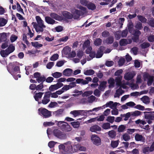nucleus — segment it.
<instances>
[{"mask_svg":"<svg viewBox=\"0 0 154 154\" xmlns=\"http://www.w3.org/2000/svg\"><path fill=\"white\" fill-rule=\"evenodd\" d=\"M35 18L37 23L33 22L32 24L37 32H42L44 31L43 28L46 27V26L44 24V22L39 16H36Z\"/></svg>","mask_w":154,"mask_h":154,"instance_id":"1","label":"nucleus"},{"mask_svg":"<svg viewBox=\"0 0 154 154\" xmlns=\"http://www.w3.org/2000/svg\"><path fill=\"white\" fill-rule=\"evenodd\" d=\"M38 114L44 118H49L51 116V112L47 109L42 107L39 108L38 109Z\"/></svg>","mask_w":154,"mask_h":154,"instance_id":"2","label":"nucleus"},{"mask_svg":"<svg viewBox=\"0 0 154 154\" xmlns=\"http://www.w3.org/2000/svg\"><path fill=\"white\" fill-rule=\"evenodd\" d=\"M52 134L54 136L60 139H64L67 137L65 133L57 129H54L53 131Z\"/></svg>","mask_w":154,"mask_h":154,"instance_id":"3","label":"nucleus"},{"mask_svg":"<svg viewBox=\"0 0 154 154\" xmlns=\"http://www.w3.org/2000/svg\"><path fill=\"white\" fill-rule=\"evenodd\" d=\"M143 113L144 114V118L147 123L149 124L152 123V121H154V114L152 112L145 111Z\"/></svg>","mask_w":154,"mask_h":154,"instance_id":"4","label":"nucleus"},{"mask_svg":"<svg viewBox=\"0 0 154 154\" xmlns=\"http://www.w3.org/2000/svg\"><path fill=\"white\" fill-rule=\"evenodd\" d=\"M50 91H46L41 101L38 102L39 104L42 103L44 105H46L50 101Z\"/></svg>","mask_w":154,"mask_h":154,"instance_id":"5","label":"nucleus"},{"mask_svg":"<svg viewBox=\"0 0 154 154\" xmlns=\"http://www.w3.org/2000/svg\"><path fill=\"white\" fill-rule=\"evenodd\" d=\"M143 77L144 81L148 79L147 84L148 86H150L152 84L154 79V77L153 76L150 75L147 72H145L144 73Z\"/></svg>","mask_w":154,"mask_h":154,"instance_id":"6","label":"nucleus"},{"mask_svg":"<svg viewBox=\"0 0 154 154\" xmlns=\"http://www.w3.org/2000/svg\"><path fill=\"white\" fill-rule=\"evenodd\" d=\"M91 139L93 143L97 146H99L101 144V140L99 137L96 135H92L91 137Z\"/></svg>","mask_w":154,"mask_h":154,"instance_id":"7","label":"nucleus"},{"mask_svg":"<svg viewBox=\"0 0 154 154\" xmlns=\"http://www.w3.org/2000/svg\"><path fill=\"white\" fill-rule=\"evenodd\" d=\"M86 112V110H75L71 111L70 113L75 117L79 115H84V114H87Z\"/></svg>","mask_w":154,"mask_h":154,"instance_id":"8","label":"nucleus"},{"mask_svg":"<svg viewBox=\"0 0 154 154\" xmlns=\"http://www.w3.org/2000/svg\"><path fill=\"white\" fill-rule=\"evenodd\" d=\"M84 13L82 11L77 9H75L74 12L72 13L73 18L74 19H79L81 15H83Z\"/></svg>","mask_w":154,"mask_h":154,"instance_id":"9","label":"nucleus"},{"mask_svg":"<svg viewBox=\"0 0 154 154\" xmlns=\"http://www.w3.org/2000/svg\"><path fill=\"white\" fill-rule=\"evenodd\" d=\"M63 85V84L62 83H57L56 84L51 85L49 88V91H54L57 89H58L61 88Z\"/></svg>","mask_w":154,"mask_h":154,"instance_id":"10","label":"nucleus"},{"mask_svg":"<svg viewBox=\"0 0 154 154\" xmlns=\"http://www.w3.org/2000/svg\"><path fill=\"white\" fill-rule=\"evenodd\" d=\"M19 63L17 62H14L13 63H11L9 64V66H11V67L13 68L14 71V72H18L20 73V68L19 66H16Z\"/></svg>","mask_w":154,"mask_h":154,"instance_id":"11","label":"nucleus"},{"mask_svg":"<svg viewBox=\"0 0 154 154\" xmlns=\"http://www.w3.org/2000/svg\"><path fill=\"white\" fill-rule=\"evenodd\" d=\"M50 16L53 19H54L56 20L61 21L63 20V17L55 13H50Z\"/></svg>","mask_w":154,"mask_h":154,"instance_id":"12","label":"nucleus"},{"mask_svg":"<svg viewBox=\"0 0 154 154\" xmlns=\"http://www.w3.org/2000/svg\"><path fill=\"white\" fill-rule=\"evenodd\" d=\"M34 94L33 97L34 99L36 101L38 102L39 100L42 98L44 93L42 92H37L36 91H35L34 92Z\"/></svg>","mask_w":154,"mask_h":154,"instance_id":"13","label":"nucleus"},{"mask_svg":"<svg viewBox=\"0 0 154 154\" xmlns=\"http://www.w3.org/2000/svg\"><path fill=\"white\" fill-rule=\"evenodd\" d=\"M73 153V147L70 144H66L64 153Z\"/></svg>","mask_w":154,"mask_h":154,"instance_id":"14","label":"nucleus"},{"mask_svg":"<svg viewBox=\"0 0 154 154\" xmlns=\"http://www.w3.org/2000/svg\"><path fill=\"white\" fill-rule=\"evenodd\" d=\"M104 50V47L103 46H100L99 49L97 52L96 55V57L97 58H100L101 57L103 54V51Z\"/></svg>","mask_w":154,"mask_h":154,"instance_id":"15","label":"nucleus"},{"mask_svg":"<svg viewBox=\"0 0 154 154\" xmlns=\"http://www.w3.org/2000/svg\"><path fill=\"white\" fill-rule=\"evenodd\" d=\"M64 124L62 126L61 130L65 132H69L71 131L72 128L67 122L64 123Z\"/></svg>","mask_w":154,"mask_h":154,"instance_id":"16","label":"nucleus"},{"mask_svg":"<svg viewBox=\"0 0 154 154\" xmlns=\"http://www.w3.org/2000/svg\"><path fill=\"white\" fill-rule=\"evenodd\" d=\"M90 130L91 132H96L100 131L101 128L97 125H94L90 128Z\"/></svg>","mask_w":154,"mask_h":154,"instance_id":"17","label":"nucleus"},{"mask_svg":"<svg viewBox=\"0 0 154 154\" xmlns=\"http://www.w3.org/2000/svg\"><path fill=\"white\" fill-rule=\"evenodd\" d=\"M134 75L131 72H129L125 74L124 76L125 79L127 80L131 79L134 76Z\"/></svg>","mask_w":154,"mask_h":154,"instance_id":"18","label":"nucleus"},{"mask_svg":"<svg viewBox=\"0 0 154 154\" xmlns=\"http://www.w3.org/2000/svg\"><path fill=\"white\" fill-rule=\"evenodd\" d=\"M117 102L113 103L112 101H109L105 105L106 107H109L111 109H113L114 108H116L118 104Z\"/></svg>","mask_w":154,"mask_h":154,"instance_id":"19","label":"nucleus"},{"mask_svg":"<svg viewBox=\"0 0 154 154\" xmlns=\"http://www.w3.org/2000/svg\"><path fill=\"white\" fill-rule=\"evenodd\" d=\"M45 22L48 24L53 25L54 24L56 21L50 17L46 16L45 17Z\"/></svg>","mask_w":154,"mask_h":154,"instance_id":"20","label":"nucleus"},{"mask_svg":"<svg viewBox=\"0 0 154 154\" xmlns=\"http://www.w3.org/2000/svg\"><path fill=\"white\" fill-rule=\"evenodd\" d=\"M63 15L65 18V19H71L73 18V15L70 12L65 11L63 13Z\"/></svg>","mask_w":154,"mask_h":154,"instance_id":"21","label":"nucleus"},{"mask_svg":"<svg viewBox=\"0 0 154 154\" xmlns=\"http://www.w3.org/2000/svg\"><path fill=\"white\" fill-rule=\"evenodd\" d=\"M63 75L66 76H70L72 73V70L71 69L67 68L65 69L63 71Z\"/></svg>","mask_w":154,"mask_h":154,"instance_id":"22","label":"nucleus"},{"mask_svg":"<svg viewBox=\"0 0 154 154\" xmlns=\"http://www.w3.org/2000/svg\"><path fill=\"white\" fill-rule=\"evenodd\" d=\"M107 82L106 81H103L101 82L98 88L99 90L104 91L106 87V84Z\"/></svg>","mask_w":154,"mask_h":154,"instance_id":"23","label":"nucleus"},{"mask_svg":"<svg viewBox=\"0 0 154 154\" xmlns=\"http://www.w3.org/2000/svg\"><path fill=\"white\" fill-rule=\"evenodd\" d=\"M135 139L137 141H143L144 140V137L142 135L136 134L135 136Z\"/></svg>","mask_w":154,"mask_h":154,"instance_id":"24","label":"nucleus"},{"mask_svg":"<svg viewBox=\"0 0 154 154\" xmlns=\"http://www.w3.org/2000/svg\"><path fill=\"white\" fill-rule=\"evenodd\" d=\"M108 82L109 85V88H113L114 86L115 80L112 78H110L108 80Z\"/></svg>","mask_w":154,"mask_h":154,"instance_id":"25","label":"nucleus"},{"mask_svg":"<svg viewBox=\"0 0 154 154\" xmlns=\"http://www.w3.org/2000/svg\"><path fill=\"white\" fill-rule=\"evenodd\" d=\"M141 34V32L138 30H136L135 31L134 33V40H138L139 35Z\"/></svg>","mask_w":154,"mask_h":154,"instance_id":"26","label":"nucleus"},{"mask_svg":"<svg viewBox=\"0 0 154 154\" xmlns=\"http://www.w3.org/2000/svg\"><path fill=\"white\" fill-rule=\"evenodd\" d=\"M6 33L3 32L0 34V40L2 42H6L7 40Z\"/></svg>","mask_w":154,"mask_h":154,"instance_id":"27","label":"nucleus"},{"mask_svg":"<svg viewBox=\"0 0 154 154\" xmlns=\"http://www.w3.org/2000/svg\"><path fill=\"white\" fill-rule=\"evenodd\" d=\"M120 116L122 118L124 117V121H127L131 116V112H128L125 114H121Z\"/></svg>","mask_w":154,"mask_h":154,"instance_id":"28","label":"nucleus"},{"mask_svg":"<svg viewBox=\"0 0 154 154\" xmlns=\"http://www.w3.org/2000/svg\"><path fill=\"white\" fill-rule=\"evenodd\" d=\"M114 40L113 37V36H110L106 38L105 40V42L107 44H111L113 43Z\"/></svg>","mask_w":154,"mask_h":154,"instance_id":"29","label":"nucleus"},{"mask_svg":"<svg viewBox=\"0 0 154 154\" xmlns=\"http://www.w3.org/2000/svg\"><path fill=\"white\" fill-rule=\"evenodd\" d=\"M124 91L122 90L121 88H119L116 90V93L114 95V97H119L120 95H121L124 93Z\"/></svg>","mask_w":154,"mask_h":154,"instance_id":"30","label":"nucleus"},{"mask_svg":"<svg viewBox=\"0 0 154 154\" xmlns=\"http://www.w3.org/2000/svg\"><path fill=\"white\" fill-rule=\"evenodd\" d=\"M119 140H112L111 141V146L114 148L117 147L119 144Z\"/></svg>","mask_w":154,"mask_h":154,"instance_id":"31","label":"nucleus"},{"mask_svg":"<svg viewBox=\"0 0 154 154\" xmlns=\"http://www.w3.org/2000/svg\"><path fill=\"white\" fill-rule=\"evenodd\" d=\"M122 76H117L115 78V81L116 83V85L118 86H120L121 85V81L122 80Z\"/></svg>","mask_w":154,"mask_h":154,"instance_id":"32","label":"nucleus"},{"mask_svg":"<svg viewBox=\"0 0 154 154\" xmlns=\"http://www.w3.org/2000/svg\"><path fill=\"white\" fill-rule=\"evenodd\" d=\"M8 20L4 18L0 17V27L5 26L7 23Z\"/></svg>","mask_w":154,"mask_h":154,"instance_id":"33","label":"nucleus"},{"mask_svg":"<svg viewBox=\"0 0 154 154\" xmlns=\"http://www.w3.org/2000/svg\"><path fill=\"white\" fill-rule=\"evenodd\" d=\"M87 7L88 9L92 11L94 10L96 8V6L95 5L91 2H89Z\"/></svg>","mask_w":154,"mask_h":154,"instance_id":"34","label":"nucleus"},{"mask_svg":"<svg viewBox=\"0 0 154 154\" xmlns=\"http://www.w3.org/2000/svg\"><path fill=\"white\" fill-rule=\"evenodd\" d=\"M137 17L138 20L143 23H145L146 22L147 19L143 16L138 15Z\"/></svg>","mask_w":154,"mask_h":154,"instance_id":"35","label":"nucleus"},{"mask_svg":"<svg viewBox=\"0 0 154 154\" xmlns=\"http://www.w3.org/2000/svg\"><path fill=\"white\" fill-rule=\"evenodd\" d=\"M43 88V83H41L38 85H36V91H44Z\"/></svg>","mask_w":154,"mask_h":154,"instance_id":"36","label":"nucleus"},{"mask_svg":"<svg viewBox=\"0 0 154 154\" xmlns=\"http://www.w3.org/2000/svg\"><path fill=\"white\" fill-rule=\"evenodd\" d=\"M15 49V46L13 45L12 44H11L6 49V51H7L10 54L13 52L14 51Z\"/></svg>","mask_w":154,"mask_h":154,"instance_id":"37","label":"nucleus"},{"mask_svg":"<svg viewBox=\"0 0 154 154\" xmlns=\"http://www.w3.org/2000/svg\"><path fill=\"white\" fill-rule=\"evenodd\" d=\"M108 134L110 137L113 138L116 137V133L114 130H111L108 132Z\"/></svg>","mask_w":154,"mask_h":154,"instance_id":"38","label":"nucleus"},{"mask_svg":"<svg viewBox=\"0 0 154 154\" xmlns=\"http://www.w3.org/2000/svg\"><path fill=\"white\" fill-rule=\"evenodd\" d=\"M142 112L138 110L131 112V116H137L141 115Z\"/></svg>","mask_w":154,"mask_h":154,"instance_id":"39","label":"nucleus"},{"mask_svg":"<svg viewBox=\"0 0 154 154\" xmlns=\"http://www.w3.org/2000/svg\"><path fill=\"white\" fill-rule=\"evenodd\" d=\"M94 73V71L92 69L87 70L84 72V74L86 75H92Z\"/></svg>","mask_w":154,"mask_h":154,"instance_id":"40","label":"nucleus"},{"mask_svg":"<svg viewBox=\"0 0 154 154\" xmlns=\"http://www.w3.org/2000/svg\"><path fill=\"white\" fill-rule=\"evenodd\" d=\"M104 129H108L110 128L111 126L109 122L104 123L101 126Z\"/></svg>","mask_w":154,"mask_h":154,"instance_id":"41","label":"nucleus"},{"mask_svg":"<svg viewBox=\"0 0 154 154\" xmlns=\"http://www.w3.org/2000/svg\"><path fill=\"white\" fill-rule=\"evenodd\" d=\"M63 112V109H60L57 111L55 112V116L56 117H59L61 116Z\"/></svg>","mask_w":154,"mask_h":154,"instance_id":"42","label":"nucleus"},{"mask_svg":"<svg viewBox=\"0 0 154 154\" xmlns=\"http://www.w3.org/2000/svg\"><path fill=\"white\" fill-rule=\"evenodd\" d=\"M0 54L2 57H4L7 56L9 54L6 49L5 50H2L0 52Z\"/></svg>","mask_w":154,"mask_h":154,"instance_id":"43","label":"nucleus"},{"mask_svg":"<svg viewBox=\"0 0 154 154\" xmlns=\"http://www.w3.org/2000/svg\"><path fill=\"white\" fill-rule=\"evenodd\" d=\"M122 139L126 141L129 140L130 139V136L127 133L123 134L122 136Z\"/></svg>","mask_w":154,"mask_h":154,"instance_id":"44","label":"nucleus"},{"mask_svg":"<svg viewBox=\"0 0 154 154\" xmlns=\"http://www.w3.org/2000/svg\"><path fill=\"white\" fill-rule=\"evenodd\" d=\"M79 146H80V144H77L72 146L73 152L78 151L79 149Z\"/></svg>","mask_w":154,"mask_h":154,"instance_id":"45","label":"nucleus"},{"mask_svg":"<svg viewBox=\"0 0 154 154\" xmlns=\"http://www.w3.org/2000/svg\"><path fill=\"white\" fill-rule=\"evenodd\" d=\"M120 45L121 46H125L128 44V41L126 39H122L119 42Z\"/></svg>","mask_w":154,"mask_h":154,"instance_id":"46","label":"nucleus"},{"mask_svg":"<svg viewBox=\"0 0 154 154\" xmlns=\"http://www.w3.org/2000/svg\"><path fill=\"white\" fill-rule=\"evenodd\" d=\"M126 128V126L124 125H121L119 126L118 129V131L119 132H123Z\"/></svg>","mask_w":154,"mask_h":154,"instance_id":"47","label":"nucleus"},{"mask_svg":"<svg viewBox=\"0 0 154 154\" xmlns=\"http://www.w3.org/2000/svg\"><path fill=\"white\" fill-rule=\"evenodd\" d=\"M46 80L44 76H40L38 79H36V80L38 83H43Z\"/></svg>","mask_w":154,"mask_h":154,"instance_id":"48","label":"nucleus"},{"mask_svg":"<svg viewBox=\"0 0 154 154\" xmlns=\"http://www.w3.org/2000/svg\"><path fill=\"white\" fill-rule=\"evenodd\" d=\"M52 75L55 78H57L62 76V74L60 72H56L52 74Z\"/></svg>","mask_w":154,"mask_h":154,"instance_id":"49","label":"nucleus"},{"mask_svg":"<svg viewBox=\"0 0 154 154\" xmlns=\"http://www.w3.org/2000/svg\"><path fill=\"white\" fill-rule=\"evenodd\" d=\"M150 45L149 43L144 42L141 44L140 47L142 49H145L149 47Z\"/></svg>","mask_w":154,"mask_h":154,"instance_id":"50","label":"nucleus"},{"mask_svg":"<svg viewBox=\"0 0 154 154\" xmlns=\"http://www.w3.org/2000/svg\"><path fill=\"white\" fill-rule=\"evenodd\" d=\"M70 123L73 127L75 128H78L80 125L79 122L78 121L71 122Z\"/></svg>","mask_w":154,"mask_h":154,"instance_id":"51","label":"nucleus"},{"mask_svg":"<svg viewBox=\"0 0 154 154\" xmlns=\"http://www.w3.org/2000/svg\"><path fill=\"white\" fill-rule=\"evenodd\" d=\"M90 42L89 40L87 39L85 41L83 45V47L84 48H87L90 45Z\"/></svg>","mask_w":154,"mask_h":154,"instance_id":"52","label":"nucleus"},{"mask_svg":"<svg viewBox=\"0 0 154 154\" xmlns=\"http://www.w3.org/2000/svg\"><path fill=\"white\" fill-rule=\"evenodd\" d=\"M17 9L19 12L24 14L23 10L21 8V6L18 2L17 3Z\"/></svg>","mask_w":154,"mask_h":154,"instance_id":"53","label":"nucleus"},{"mask_svg":"<svg viewBox=\"0 0 154 154\" xmlns=\"http://www.w3.org/2000/svg\"><path fill=\"white\" fill-rule=\"evenodd\" d=\"M79 2L81 5L87 7L89 3V1L87 0H80Z\"/></svg>","mask_w":154,"mask_h":154,"instance_id":"54","label":"nucleus"},{"mask_svg":"<svg viewBox=\"0 0 154 154\" xmlns=\"http://www.w3.org/2000/svg\"><path fill=\"white\" fill-rule=\"evenodd\" d=\"M102 42V40L100 38H98L94 41V44L96 46H98L100 45Z\"/></svg>","mask_w":154,"mask_h":154,"instance_id":"55","label":"nucleus"},{"mask_svg":"<svg viewBox=\"0 0 154 154\" xmlns=\"http://www.w3.org/2000/svg\"><path fill=\"white\" fill-rule=\"evenodd\" d=\"M125 59L124 58L121 57L118 61V64L119 66H122L125 63Z\"/></svg>","mask_w":154,"mask_h":154,"instance_id":"56","label":"nucleus"},{"mask_svg":"<svg viewBox=\"0 0 154 154\" xmlns=\"http://www.w3.org/2000/svg\"><path fill=\"white\" fill-rule=\"evenodd\" d=\"M115 118V117L114 116H108L106 119V121L109 123H112L114 122Z\"/></svg>","mask_w":154,"mask_h":154,"instance_id":"57","label":"nucleus"},{"mask_svg":"<svg viewBox=\"0 0 154 154\" xmlns=\"http://www.w3.org/2000/svg\"><path fill=\"white\" fill-rule=\"evenodd\" d=\"M148 23L150 26L154 27V19L152 17L150 18Z\"/></svg>","mask_w":154,"mask_h":154,"instance_id":"58","label":"nucleus"},{"mask_svg":"<svg viewBox=\"0 0 154 154\" xmlns=\"http://www.w3.org/2000/svg\"><path fill=\"white\" fill-rule=\"evenodd\" d=\"M135 27L139 30H141L143 28V27L142 26V24L140 22H138L136 24Z\"/></svg>","mask_w":154,"mask_h":154,"instance_id":"59","label":"nucleus"},{"mask_svg":"<svg viewBox=\"0 0 154 154\" xmlns=\"http://www.w3.org/2000/svg\"><path fill=\"white\" fill-rule=\"evenodd\" d=\"M83 55V52L81 50H79L77 53V56L80 59H81Z\"/></svg>","mask_w":154,"mask_h":154,"instance_id":"60","label":"nucleus"},{"mask_svg":"<svg viewBox=\"0 0 154 154\" xmlns=\"http://www.w3.org/2000/svg\"><path fill=\"white\" fill-rule=\"evenodd\" d=\"M92 93V91H88L85 92L82 94V96L83 97H88L91 95Z\"/></svg>","mask_w":154,"mask_h":154,"instance_id":"61","label":"nucleus"},{"mask_svg":"<svg viewBox=\"0 0 154 154\" xmlns=\"http://www.w3.org/2000/svg\"><path fill=\"white\" fill-rule=\"evenodd\" d=\"M59 55L58 54H53L50 58V60L51 61H55L58 58Z\"/></svg>","mask_w":154,"mask_h":154,"instance_id":"62","label":"nucleus"},{"mask_svg":"<svg viewBox=\"0 0 154 154\" xmlns=\"http://www.w3.org/2000/svg\"><path fill=\"white\" fill-rule=\"evenodd\" d=\"M109 35L110 34L109 32L106 30L104 31L102 33V35L103 37H107L109 36Z\"/></svg>","mask_w":154,"mask_h":154,"instance_id":"63","label":"nucleus"},{"mask_svg":"<svg viewBox=\"0 0 154 154\" xmlns=\"http://www.w3.org/2000/svg\"><path fill=\"white\" fill-rule=\"evenodd\" d=\"M101 93V92L98 89H96L94 91V94L96 97H99Z\"/></svg>","mask_w":154,"mask_h":154,"instance_id":"64","label":"nucleus"}]
</instances>
